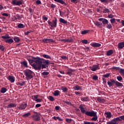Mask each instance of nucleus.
<instances>
[{"label": "nucleus", "mask_w": 124, "mask_h": 124, "mask_svg": "<svg viewBox=\"0 0 124 124\" xmlns=\"http://www.w3.org/2000/svg\"><path fill=\"white\" fill-rule=\"evenodd\" d=\"M25 84H26V82H25L24 81L22 82V83H18V85L21 86H23L25 85Z\"/></svg>", "instance_id": "54"}, {"label": "nucleus", "mask_w": 124, "mask_h": 124, "mask_svg": "<svg viewBox=\"0 0 124 124\" xmlns=\"http://www.w3.org/2000/svg\"><path fill=\"white\" fill-rule=\"evenodd\" d=\"M89 69L93 72H95L97 70H100V66H99V64L94 65L92 66L89 67Z\"/></svg>", "instance_id": "9"}, {"label": "nucleus", "mask_w": 124, "mask_h": 124, "mask_svg": "<svg viewBox=\"0 0 124 124\" xmlns=\"http://www.w3.org/2000/svg\"><path fill=\"white\" fill-rule=\"evenodd\" d=\"M83 124H95V123L93 122H89L88 121H83Z\"/></svg>", "instance_id": "39"}, {"label": "nucleus", "mask_w": 124, "mask_h": 124, "mask_svg": "<svg viewBox=\"0 0 124 124\" xmlns=\"http://www.w3.org/2000/svg\"><path fill=\"white\" fill-rule=\"evenodd\" d=\"M110 10L108 8H105L104 10L103 11V13H109L110 12Z\"/></svg>", "instance_id": "36"}, {"label": "nucleus", "mask_w": 124, "mask_h": 124, "mask_svg": "<svg viewBox=\"0 0 124 124\" xmlns=\"http://www.w3.org/2000/svg\"><path fill=\"white\" fill-rule=\"evenodd\" d=\"M6 91H7V90L4 87L1 88L0 89V93H4L6 92Z\"/></svg>", "instance_id": "31"}, {"label": "nucleus", "mask_w": 124, "mask_h": 124, "mask_svg": "<svg viewBox=\"0 0 124 124\" xmlns=\"http://www.w3.org/2000/svg\"><path fill=\"white\" fill-rule=\"evenodd\" d=\"M12 4L13 5H17V6H20L21 4H23V1L22 0H13L11 2Z\"/></svg>", "instance_id": "8"}, {"label": "nucleus", "mask_w": 124, "mask_h": 124, "mask_svg": "<svg viewBox=\"0 0 124 124\" xmlns=\"http://www.w3.org/2000/svg\"><path fill=\"white\" fill-rule=\"evenodd\" d=\"M124 47V42H121L120 43H119L118 44V48L119 49H123Z\"/></svg>", "instance_id": "18"}, {"label": "nucleus", "mask_w": 124, "mask_h": 124, "mask_svg": "<svg viewBox=\"0 0 124 124\" xmlns=\"http://www.w3.org/2000/svg\"><path fill=\"white\" fill-rule=\"evenodd\" d=\"M51 8H55V7H56V5H55L54 4H51Z\"/></svg>", "instance_id": "64"}, {"label": "nucleus", "mask_w": 124, "mask_h": 124, "mask_svg": "<svg viewBox=\"0 0 124 124\" xmlns=\"http://www.w3.org/2000/svg\"><path fill=\"white\" fill-rule=\"evenodd\" d=\"M26 108H27V103L19 105V106L18 107V108L19 110H24V109H26Z\"/></svg>", "instance_id": "16"}, {"label": "nucleus", "mask_w": 124, "mask_h": 124, "mask_svg": "<svg viewBox=\"0 0 124 124\" xmlns=\"http://www.w3.org/2000/svg\"><path fill=\"white\" fill-rule=\"evenodd\" d=\"M80 101H82V102H88L89 101V97H85L80 98Z\"/></svg>", "instance_id": "26"}, {"label": "nucleus", "mask_w": 124, "mask_h": 124, "mask_svg": "<svg viewBox=\"0 0 124 124\" xmlns=\"http://www.w3.org/2000/svg\"><path fill=\"white\" fill-rule=\"evenodd\" d=\"M48 100L51 102H54V98L52 96H48Z\"/></svg>", "instance_id": "38"}, {"label": "nucleus", "mask_w": 124, "mask_h": 124, "mask_svg": "<svg viewBox=\"0 0 124 124\" xmlns=\"http://www.w3.org/2000/svg\"><path fill=\"white\" fill-rule=\"evenodd\" d=\"M36 4H41V1L40 0H37L36 1Z\"/></svg>", "instance_id": "62"}, {"label": "nucleus", "mask_w": 124, "mask_h": 124, "mask_svg": "<svg viewBox=\"0 0 124 124\" xmlns=\"http://www.w3.org/2000/svg\"><path fill=\"white\" fill-rule=\"evenodd\" d=\"M2 16H6V17H8L9 15L7 13H3L2 14Z\"/></svg>", "instance_id": "63"}, {"label": "nucleus", "mask_w": 124, "mask_h": 124, "mask_svg": "<svg viewBox=\"0 0 124 124\" xmlns=\"http://www.w3.org/2000/svg\"><path fill=\"white\" fill-rule=\"evenodd\" d=\"M105 115L106 116V118H110L111 117V114L110 112H106L105 113Z\"/></svg>", "instance_id": "29"}, {"label": "nucleus", "mask_w": 124, "mask_h": 124, "mask_svg": "<svg viewBox=\"0 0 124 124\" xmlns=\"http://www.w3.org/2000/svg\"><path fill=\"white\" fill-rule=\"evenodd\" d=\"M42 57H44V58L46 59H50V56H49V55H48L47 54L42 55Z\"/></svg>", "instance_id": "33"}, {"label": "nucleus", "mask_w": 124, "mask_h": 124, "mask_svg": "<svg viewBox=\"0 0 124 124\" xmlns=\"http://www.w3.org/2000/svg\"><path fill=\"white\" fill-rule=\"evenodd\" d=\"M107 28H108V29H112V25L110 24V23H109V24H107Z\"/></svg>", "instance_id": "52"}, {"label": "nucleus", "mask_w": 124, "mask_h": 124, "mask_svg": "<svg viewBox=\"0 0 124 124\" xmlns=\"http://www.w3.org/2000/svg\"><path fill=\"white\" fill-rule=\"evenodd\" d=\"M28 63L26 61L21 62V65H23L25 68H28Z\"/></svg>", "instance_id": "25"}, {"label": "nucleus", "mask_w": 124, "mask_h": 124, "mask_svg": "<svg viewBox=\"0 0 124 124\" xmlns=\"http://www.w3.org/2000/svg\"><path fill=\"white\" fill-rule=\"evenodd\" d=\"M98 77H97V76H93V80L96 81L98 80Z\"/></svg>", "instance_id": "51"}, {"label": "nucleus", "mask_w": 124, "mask_h": 124, "mask_svg": "<svg viewBox=\"0 0 124 124\" xmlns=\"http://www.w3.org/2000/svg\"><path fill=\"white\" fill-rule=\"evenodd\" d=\"M115 16L112 14L108 15V18H109V19H112V18H114Z\"/></svg>", "instance_id": "49"}, {"label": "nucleus", "mask_w": 124, "mask_h": 124, "mask_svg": "<svg viewBox=\"0 0 124 124\" xmlns=\"http://www.w3.org/2000/svg\"><path fill=\"white\" fill-rule=\"evenodd\" d=\"M64 103L65 104H66V105H72V104L71 103V102H69V101H64Z\"/></svg>", "instance_id": "56"}, {"label": "nucleus", "mask_w": 124, "mask_h": 124, "mask_svg": "<svg viewBox=\"0 0 124 124\" xmlns=\"http://www.w3.org/2000/svg\"><path fill=\"white\" fill-rule=\"evenodd\" d=\"M8 80L11 83H14L15 82V77L12 76H9L8 77Z\"/></svg>", "instance_id": "17"}, {"label": "nucleus", "mask_w": 124, "mask_h": 124, "mask_svg": "<svg viewBox=\"0 0 124 124\" xmlns=\"http://www.w3.org/2000/svg\"><path fill=\"white\" fill-rule=\"evenodd\" d=\"M35 114L31 116V118H33V120L36 122L40 121V117L41 116V115L39 113H37V112H34Z\"/></svg>", "instance_id": "7"}, {"label": "nucleus", "mask_w": 124, "mask_h": 124, "mask_svg": "<svg viewBox=\"0 0 124 124\" xmlns=\"http://www.w3.org/2000/svg\"><path fill=\"white\" fill-rule=\"evenodd\" d=\"M14 40H13V41H15V42L16 43H18L19 42V38L18 37H14L13 38Z\"/></svg>", "instance_id": "35"}, {"label": "nucleus", "mask_w": 124, "mask_h": 124, "mask_svg": "<svg viewBox=\"0 0 124 124\" xmlns=\"http://www.w3.org/2000/svg\"><path fill=\"white\" fill-rule=\"evenodd\" d=\"M43 20H45V21H47V20H48V17H46V16H43Z\"/></svg>", "instance_id": "60"}, {"label": "nucleus", "mask_w": 124, "mask_h": 124, "mask_svg": "<svg viewBox=\"0 0 124 124\" xmlns=\"http://www.w3.org/2000/svg\"><path fill=\"white\" fill-rule=\"evenodd\" d=\"M58 19L57 17H55L54 19L52 21L48 20L47 23L51 28H57V21Z\"/></svg>", "instance_id": "6"}, {"label": "nucleus", "mask_w": 124, "mask_h": 124, "mask_svg": "<svg viewBox=\"0 0 124 124\" xmlns=\"http://www.w3.org/2000/svg\"><path fill=\"white\" fill-rule=\"evenodd\" d=\"M71 2H73V3H78L80 1L79 0H70Z\"/></svg>", "instance_id": "47"}, {"label": "nucleus", "mask_w": 124, "mask_h": 124, "mask_svg": "<svg viewBox=\"0 0 124 124\" xmlns=\"http://www.w3.org/2000/svg\"><path fill=\"white\" fill-rule=\"evenodd\" d=\"M29 63L33 64V67L35 70H40L41 69L46 68L49 65V60H46L39 57H34L31 56V59H28Z\"/></svg>", "instance_id": "1"}, {"label": "nucleus", "mask_w": 124, "mask_h": 124, "mask_svg": "<svg viewBox=\"0 0 124 124\" xmlns=\"http://www.w3.org/2000/svg\"><path fill=\"white\" fill-rule=\"evenodd\" d=\"M23 73L24 74V76H26V79L27 80H29L31 79L32 78V74H34V72H32L31 70L28 69L23 71Z\"/></svg>", "instance_id": "4"}, {"label": "nucleus", "mask_w": 124, "mask_h": 124, "mask_svg": "<svg viewBox=\"0 0 124 124\" xmlns=\"http://www.w3.org/2000/svg\"><path fill=\"white\" fill-rule=\"evenodd\" d=\"M93 117V118H92V121H93L94 122H96V121H97V116H92Z\"/></svg>", "instance_id": "46"}, {"label": "nucleus", "mask_w": 124, "mask_h": 124, "mask_svg": "<svg viewBox=\"0 0 124 124\" xmlns=\"http://www.w3.org/2000/svg\"><path fill=\"white\" fill-rule=\"evenodd\" d=\"M116 79H117L118 81L120 82L122 80H123V78L121 77V76H118V77H116Z\"/></svg>", "instance_id": "42"}, {"label": "nucleus", "mask_w": 124, "mask_h": 124, "mask_svg": "<svg viewBox=\"0 0 124 124\" xmlns=\"http://www.w3.org/2000/svg\"><path fill=\"white\" fill-rule=\"evenodd\" d=\"M49 74V73H48V72H46V71H45L41 73V75H42L43 76H47Z\"/></svg>", "instance_id": "37"}, {"label": "nucleus", "mask_w": 124, "mask_h": 124, "mask_svg": "<svg viewBox=\"0 0 124 124\" xmlns=\"http://www.w3.org/2000/svg\"><path fill=\"white\" fill-rule=\"evenodd\" d=\"M35 102H36L37 103L41 102V99H35Z\"/></svg>", "instance_id": "61"}, {"label": "nucleus", "mask_w": 124, "mask_h": 124, "mask_svg": "<svg viewBox=\"0 0 124 124\" xmlns=\"http://www.w3.org/2000/svg\"><path fill=\"white\" fill-rule=\"evenodd\" d=\"M59 41L62 42L68 43V41L66 40H65V39H60L59 40Z\"/></svg>", "instance_id": "57"}, {"label": "nucleus", "mask_w": 124, "mask_h": 124, "mask_svg": "<svg viewBox=\"0 0 124 124\" xmlns=\"http://www.w3.org/2000/svg\"><path fill=\"white\" fill-rule=\"evenodd\" d=\"M60 58H62L63 60H67V57L66 56H60Z\"/></svg>", "instance_id": "58"}, {"label": "nucleus", "mask_w": 124, "mask_h": 124, "mask_svg": "<svg viewBox=\"0 0 124 124\" xmlns=\"http://www.w3.org/2000/svg\"><path fill=\"white\" fill-rule=\"evenodd\" d=\"M68 42V43H72L75 41V38L74 37H70L68 39H65Z\"/></svg>", "instance_id": "20"}, {"label": "nucleus", "mask_w": 124, "mask_h": 124, "mask_svg": "<svg viewBox=\"0 0 124 124\" xmlns=\"http://www.w3.org/2000/svg\"><path fill=\"white\" fill-rule=\"evenodd\" d=\"M23 18V15L20 16L19 14H16L15 16V20H21Z\"/></svg>", "instance_id": "19"}, {"label": "nucleus", "mask_w": 124, "mask_h": 124, "mask_svg": "<svg viewBox=\"0 0 124 124\" xmlns=\"http://www.w3.org/2000/svg\"><path fill=\"white\" fill-rule=\"evenodd\" d=\"M97 102H98V103H104L106 101L104 99L101 98V97H98Z\"/></svg>", "instance_id": "27"}, {"label": "nucleus", "mask_w": 124, "mask_h": 124, "mask_svg": "<svg viewBox=\"0 0 124 124\" xmlns=\"http://www.w3.org/2000/svg\"><path fill=\"white\" fill-rule=\"evenodd\" d=\"M82 86L77 85L74 87V90H75V91H82Z\"/></svg>", "instance_id": "22"}, {"label": "nucleus", "mask_w": 124, "mask_h": 124, "mask_svg": "<svg viewBox=\"0 0 124 124\" xmlns=\"http://www.w3.org/2000/svg\"><path fill=\"white\" fill-rule=\"evenodd\" d=\"M62 92L66 93V92L67 91V88H66V87H62Z\"/></svg>", "instance_id": "45"}, {"label": "nucleus", "mask_w": 124, "mask_h": 124, "mask_svg": "<svg viewBox=\"0 0 124 124\" xmlns=\"http://www.w3.org/2000/svg\"><path fill=\"white\" fill-rule=\"evenodd\" d=\"M81 43H82V44H88L89 43L88 42V40H85V39H84V40H82Z\"/></svg>", "instance_id": "44"}, {"label": "nucleus", "mask_w": 124, "mask_h": 124, "mask_svg": "<svg viewBox=\"0 0 124 124\" xmlns=\"http://www.w3.org/2000/svg\"><path fill=\"white\" fill-rule=\"evenodd\" d=\"M79 109H77V111H80L82 114H84L89 117H97V112L93 111H86L82 105H79Z\"/></svg>", "instance_id": "2"}, {"label": "nucleus", "mask_w": 124, "mask_h": 124, "mask_svg": "<svg viewBox=\"0 0 124 124\" xmlns=\"http://www.w3.org/2000/svg\"><path fill=\"white\" fill-rule=\"evenodd\" d=\"M113 70H119V73H120L121 74H124V69H120L118 67H113Z\"/></svg>", "instance_id": "12"}, {"label": "nucleus", "mask_w": 124, "mask_h": 124, "mask_svg": "<svg viewBox=\"0 0 124 124\" xmlns=\"http://www.w3.org/2000/svg\"><path fill=\"white\" fill-rule=\"evenodd\" d=\"M90 46H92L93 47H99L101 46V44L98 43H93L90 44Z\"/></svg>", "instance_id": "14"}, {"label": "nucleus", "mask_w": 124, "mask_h": 124, "mask_svg": "<svg viewBox=\"0 0 124 124\" xmlns=\"http://www.w3.org/2000/svg\"><path fill=\"white\" fill-rule=\"evenodd\" d=\"M40 107H41V104H37L36 105H35V108H39Z\"/></svg>", "instance_id": "59"}, {"label": "nucleus", "mask_w": 124, "mask_h": 124, "mask_svg": "<svg viewBox=\"0 0 124 124\" xmlns=\"http://www.w3.org/2000/svg\"><path fill=\"white\" fill-rule=\"evenodd\" d=\"M75 72V70L70 69L67 70V72L65 73L64 74L66 75H69V76L71 77L72 76V72Z\"/></svg>", "instance_id": "13"}, {"label": "nucleus", "mask_w": 124, "mask_h": 124, "mask_svg": "<svg viewBox=\"0 0 124 124\" xmlns=\"http://www.w3.org/2000/svg\"><path fill=\"white\" fill-rule=\"evenodd\" d=\"M110 76V74L107 73V74H106L105 75H103L102 77L105 78H107L109 77V76Z\"/></svg>", "instance_id": "40"}, {"label": "nucleus", "mask_w": 124, "mask_h": 124, "mask_svg": "<svg viewBox=\"0 0 124 124\" xmlns=\"http://www.w3.org/2000/svg\"><path fill=\"white\" fill-rule=\"evenodd\" d=\"M29 116H30V113L28 112L23 114V115L22 116H23L24 118H26V117H29Z\"/></svg>", "instance_id": "41"}, {"label": "nucleus", "mask_w": 124, "mask_h": 124, "mask_svg": "<svg viewBox=\"0 0 124 124\" xmlns=\"http://www.w3.org/2000/svg\"><path fill=\"white\" fill-rule=\"evenodd\" d=\"M4 42H5V43H9V44H11L14 43V40H12V39H6L4 40Z\"/></svg>", "instance_id": "23"}, {"label": "nucleus", "mask_w": 124, "mask_h": 124, "mask_svg": "<svg viewBox=\"0 0 124 124\" xmlns=\"http://www.w3.org/2000/svg\"><path fill=\"white\" fill-rule=\"evenodd\" d=\"M59 13H60V16H61V17H62V16H64V15L65 14V13H63V12H62L61 10L59 11Z\"/></svg>", "instance_id": "50"}, {"label": "nucleus", "mask_w": 124, "mask_h": 124, "mask_svg": "<svg viewBox=\"0 0 124 124\" xmlns=\"http://www.w3.org/2000/svg\"><path fill=\"white\" fill-rule=\"evenodd\" d=\"M5 49V48L4 47V46L3 45L0 46V50H1V51H4V49Z\"/></svg>", "instance_id": "55"}, {"label": "nucleus", "mask_w": 124, "mask_h": 124, "mask_svg": "<svg viewBox=\"0 0 124 124\" xmlns=\"http://www.w3.org/2000/svg\"><path fill=\"white\" fill-rule=\"evenodd\" d=\"M54 1H56V2H59L61 4H64L65 5H66V3H65V2H64L63 0H54Z\"/></svg>", "instance_id": "24"}, {"label": "nucleus", "mask_w": 124, "mask_h": 124, "mask_svg": "<svg viewBox=\"0 0 124 124\" xmlns=\"http://www.w3.org/2000/svg\"><path fill=\"white\" fill-rule=\"evenodd\" d=\"M95 26H96L97 27H100V26H101V25H102V23L99 22H96L95 23Z\"/></svg>", "instance_id": "43"}, {"label": "nucleus", "mask_w": 124, "mask_h": 124, "mask_svg": "<svg viewBox=\"0 0 124 124\" xmlns=\"http://www.w3.org/2000/svg\"><path fill=\"white\" fill-rule=\"evenodd\" d=\"M110 23H111L112 24H114V23H116V19L115 18H112L110 19Z\"/></svg>", "instance_id": "53"}, {"label": "nucleus", "mask_w": 124, "mask_h": 124, "mask_svg": "<svg viewBox=\"0 0 124 124\" xmlns=\"http://www.w3.org/2000/svg\"><path fill=\"white\" fill-rule=\"evenodd\" d=\"M1 38H3L4 40H6L10 38V36H9V35L6 34L4 36H1Z\"/></svg>", "instance_id": "34"}, {"label": "nucleus", "mask_w": 124, "mask_h": 124, "mask_svg": "<svg viewBox=\"0 0 124 124\" xmlns=\"http://www.w3.org/2000/svg\"><path fill=\"white\" fill-rule=\"evenodd\" d=\"M124 120V116H119L113 119L110 122H108L107 124H118L119 122H121V120Z\"/></svg>", "instance_id": "5"}, {"label": "nucleus", "mask_w": 124, "mask_h": 124, "mask_svg": "<svg viewBox=\"0 0 124 124\" xmlns=\"http://www.w3.org/2000/svg\"><path fill=\"white\" fill-rule=\"evenodd\" d=\"M17 28L19 29H24V28H25V25L22 23H19L17 25Z\"/></svg>", "instance_id": "32"}, {"label": "nucleus", "mask_w": 124, "mask_h": 124, "mask_svg": "<svg viewBox=\"0 0 124 124\" xmlns=\"http://www.w3.org/2000/svg\"><path fill=\"white\" fill-rule=\"evenodd\" d=\"M16 107V104L15 103H10L8 105V106L6 107V108H14Z\"/></svg>", "instance_id": "21"}, {"label": "nucleus", "mask_w": 124, "mask_h": 124, "mask_svg": "<svg viewBox=\"0 0 124 124\" xmlns=\"http://www.w3.org/2000/svg\"><path fill=\"white\" fill-rule=\"evenodd\" d=\"M107 84L109 87H111V86H113L114 84H115L116 87H123V83L119 82L118 81H115V80L113 79H109V81H108Z\"/></svg>", "instance_id": "3"}, {"label": "nucleus", "mask_w": 124, "mask_h": 124, "mask_svg": "<svg viewBox=\"0 0 124 124\" xmlns=\"http://www.w3.org/2000/svg\"><path fill=\"white\" fill-rule=\"evenodd\" d=\"M98 20L101 21L102 23H103V25H107V24H108L109 23V21H108V20L106 18H98Z\"/></svg>", "instance_id": "11"}, {"label": "nucleus", "mask_w": 124, "mask_h": 124, "mask_svg": "<svg viewBox=\"0 0 124 124\" xmlns=\"http://www.w3.org/2000/svg\"><path fill=\"white\" fill-rule=\"evenodd\" d=\"M112 54H113V50H109L107 51V53H106V55L107 56H110Z\"/></svg>", "instance_id": "30"}, {"label": "nucleus", "mask_w": 124, "mask_h": 124, "mask_svg": "<svg viewBox=\"0 0 124 124\" xmlns=\"http://www.w3.org/2000/svg\"><path fill=\"white\" fill-rule=\"evenodd\" d=\"M42 42L44 43H54L55 41L52 39H42Z\"/></svg>", "instance_id": "10"}, {"label": "nucleus", "mask_w": 124, "mask_h": 124, "mask_svg": "<svg viewBox=\"0 0 124 124\" xmlns=\"http://www.w3.org/2000/svg\"><path fill=\"white\" fill-rule=\"evenodd\" d=\"M59 22L61 23V24H64V25H68V24H69V22H67L66 20L62 18L59 19Z\"/></svg>", "instance_id": "15"}, {"label": "nucleus", "mask_w": 124, "mask_h": 124, "mask_svg": "<svg viewBox=\"0 0 124 124\" xmlns=\"http://www.w3.org/2000/svg\"><path fill=\"white\" fill-rule=\"evenodd\" d=\"M60 93V91L58 90H55L53 93V96H58V95H59Z\"/></svg>", "instance_id": "28"}, {"label": "nucleus", "mask_w": 124, "mask_h": 124, "mask_svg": "<svg viewBox=\"0 0 124 124\" xmlns=\"http://www.w3.org/2000/svg\"><path fill=\"white\" fill-rule=\"evenodd\" d=\"M65 121H66V122H67V123H71V122H72V119H69V118H66V119H65Z\"/></svg>", "instance_id": "48"}]
</instances>
